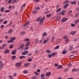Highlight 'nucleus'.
<instances>
[{
	"label": "nucleus",
	"instance_id": "nucleus-41",
	"mask_svg": "<svg viewBox=\"0 0 79 79\" xmlns=\"http://www.w3.org/2000/svg\"><path fill=\"white\" fill-rule=\"evenodd\" d=\"M63 38L64 39H67V36L66 35H64L63 37Z\"/></svg>",
	"mask_w": 79,
	"mask_h": 79
},
{
	"label": "nucleus",
	"instance_id": "nucleus-40",
	"mask_svg": "<svg viewBox=\"0 0 79 79\" xmlns=\"http://www.w3.org/2000/svg\"><path fill=\"white\" fill-rule=\"evenodd\" d=\"M72 66V64H71V63H70L69 64H68V67H71Z\"/></svg>",
	"mask_w": 79,
	"mask_h": 79
},
{
	"label": "nucleus",
	"instance_id": "nucleus-31",
	"mask_svg": "<svg viewBox=\"0 0 79 79\" xmlns=\"http://www.w3.org/2000/svg\"><path fill=\"white\" fill-rule=\"evenodd\" d=\"M61 8H59L57 10H56V13H58V12H59V11H61Z\"/></svg>",
	"mask_w": 79,
	"mask_h": 79
},
{
	"label": "nucleus",
	"instance_id": "nucleus-9",
	"mask_svg": "<svg viewBox=\"0 0 79 79\" xmlns=\"http://www.w3.org/2000/svg\"><path fill=\"white\" fill-rule=\"evenodd\" d=\"M51 75V73L50 72H48L46 73V76H49Z\"/></svg>",
	"mask_w": 79,
	"mask_h": 79
},
{
	"label": "nucleus",
	"instance_id": "nucleus-46",
	"mask_svg": "<svg viewBox=\"0 0 79 79\" xmlns=\"http://www.w3.org/2000/svg\"><path fill=\"white\" fill-rule=\"evenodd\" d=\"M56 19L57 21H59V20H60V16H58L57 17Z\"/></svg>",
	"mask_w": 79,
	"mask_h": 79
},
{
	"label": "nucleus",
	"instance_id": "nucleus-38",
	"mask_svg": "<svg viewBox=\"0 0 79 79\" xmlns=\"http://www.w3.org/2000/svg\"><path fill=\"white\" fill-rule=\"evenodd\" d=\"M58 48H59V46H57L55 47L54 49V50H56V49H58Z\"/></svg>",
	"mask_w": 79,
	"mask_h": 79
},
{
	"label": "nucleus",
	"instance_id": "nucleus-42",
	"mask_svg": "<svg viewBox=\"0 0 79 79\" xmlns=\"http://www.w3.org/2000/svg\"><path fill=\"white\" fill-rule=\"evenodd\" d=\"M77 71L76 69H73L72 70V71L73 72H75V71Z\"/></svg>",
	"mask_w": 79,
	"mask_h": 79
},
{
	"label": "nucleus",
	"instance_id": "nucleus-52",
	"mask_svg": "<svg viewBox=\"0 0 79 79\" xmlns=\"http://www.w3.org/2000/svg\"><path fill=\"white\" fill-rule=\"evenodd\" d=\"M12 30H10L8 31V32L9 34H10V33H11L12 32Z\"/></svg>",
	"mask_w": 79,
	"mask_h": 79
},
{
	"label": "nucleus",
	"instance_id": "nucleus-39",
	"mask_svg": "<svg viewBox=\"0 0 79 79\" xmlns=\"http://www.w3.org/2000/svg\"><path fill=\"white\" fill-rule=\"evenodd\" d=\"M27 71L25 70L23 71V73L24 74H27Z\"/></svg>",
	"mask_w": 79,
	"mask_h": 79
},
{
	"label": "nucleus",
	"instance_id": "nucleus-34",
	"mask_svg": "<svg viewBox=\"0 0 79 79\" xmlns=\"http://www.w3.org/2000/svg\"><path fill=\"white\" fill-rule=\"evenodd\" d=\"M74 57V56L73 55H71L70 56V58H73Z\"/></svg>",
	"mask_w": 79,
	"mask_h": 79
},
{
	"label": "nucleus",
	"instance_id": "nucleus-64",
	"mask_svg": "<svg viewBox=\"0 0 79 79\" xmlns=\"http://www.w3.org/2000/svg\"><path fill=\"white\" fill-rule=\"evenodd\" d=\"M36 79V77H35V76H34L31 78V79Z\"/></svg>",
	"mask_w": 79,
	"mask_h": 79
},
{
	"label": "nucleus",
	"instance_id": "nucleus-3",
	"mask_svg": "<svg viewBox=\"0 0 79 79\" xmlns=\"http://www.w3.org/2000/svg\"><path fill=\"white\" fill-rule=\"evenodd\" d=\"M68 6H69V3L65 4L63 6V8L66 9V8H68Z\"/></svg>",
	"mask_w": 79,
	"mask_h": 79
},
{
	"label": "nucleus",
	"instance_id": "nucleus-10",
	"mask_svg": "<svg viewBox=\"0 0 79 79\" xmlns=\"http://www.w3.org/2000/svg\"><path fill=\"white\" fill-rule=\"evenodd\" d=\"M63 66L61 65L58 66L57 67L58 69H63Z\"/></svg>",
	"mask_w": 79,
	"mask_h": 79
},
{
	"label": "nucleus",
	"instance_id": "nucleus-57",
	"mask_svg": "<svg viewBox=\"0 0 79 79\" xmlns=\"http://www.w3.org/2000/svg\"><path fill=\"white\" fill-rule=\"evenodd\" d=\"M32 61V59L31 58L28 59V61L30 62V61Z\"/></svg>",
	"mask_w": 79,
	"mask_h": 79
},
{
	"label": "nucleus",
	"instance_id": "nucleus-22",
	"mask_svg": "<svg viewBox=\"0 0 79 79\" xmlns=\"http://www.w3.org/2000/svg\"><path fill=\"white\" fill-rule=\"evenodd\" d=\"M6 45H7L6 43L4 44H3V45L2 46V48H5V47H6Z\"/></svg>",
	"mask_w": 79,
	"mask_h": 79
},
{
	"label": "nucleus",
	"instance_id": "nucleus-8",
	"mask_svg": "<svg viewBox=\"0 0 79 79\" xmlns=\"http://www.w3.org/2000/svg\"><path fill=\"white\" fill-rule=\"evenodd\" d=\"M31 44V42H27L26 43V44L25 45V47H28V46H29V45Z\"/></svg>",
	"mask_w": 79,
	"mask_h": 79
},
{
	"label": "nucleus",
	"instance_id": "nucleus-56",
	"mask_svg": "<svg viewBox=\"0 0 79 79\" xmlns=\"http://www.w3.org/2000/svg\"><path fill=\"white\" fill-rule=\"evenodd\" d=\"M74 42H77V38H75L73 40Z\"/></svg>",
	"mask_w": 79,
	"mask_h": 79
},
{
	"label": "nucleus",
	"instance_id": "nucleus-45",
	"mask_svg": "<svg viewBox=\"0 0 79 79\" xmlns=\"http://www.w3.org/2000/svg\"><path fill=\"white\" fill-rule=\"evenodd\" d=\"M68 68H67L65 69H64V72H67L68 71Z\"/></svg>",
	"mask_w": 79,
	"mask_h": 79
},
{
	"label": "nucleus",
	"instance_id": "nucleus-36",
	"mask_svg": "<svg viewBox=\"0 0 79 79\" xmlns=\"http://www.w3.org/2000/svg\"><path fill=\"white\" fill-rule=\"evenodd\" d=\"M51 55L53 56H55V53L53 52L51 54Z\"/></svg>",
	"mask_w": 79,
	"mask_h": 79
},
{
	"label": "nucleus",
	"instance_id": "nucleus-49",
	"mask_svg": "<svg viewBox=\"0 0 79 79\" xmlns=\"http://www.w3.org/2000/svg\"><path fill=\"white\" fill-rule=\"evenodd\" d=\"M41 77H45V74H42L41 76Z\"/></svg>",
	"mask_w": 79,
	"mask_h": 79
},
{
	"label": "nucleus",
	"instance_id": "nucleus-55",
	"mask_svg": "<svg viewBox=\"0 0 79 79\" xmlns=\"http://www.w3.org/2000/svg\"><path fill=\"white\" fill-rule=\"evenodd\" d=\"M13 24L12 23H10V24H9L8 25H7V26H11V24Z\"/></svg>",
	"mask_w": 79,
	"mask_h": 79
},
{
	"label": "nucleus",
	"instance_id": "nucleus-13",
	"mask_svg": "<svg viewBox=\"0 0 79 79\" xmlns=\"http://www.w3.org/2000/svg\"><path fill=\"white\" fill-rule=\"evenodd\" d=\"M70 3L71 4H72V5H76V1L72 2H70Z\"/></svg>",
	"mask_w": 79,
	"mask_h": 79
},
{
	"label": "nucleus",
	"instance_id": "nucleus-33",
	"mask_svg": "<svg viewBox=\"0 0 79 79\" xmlns=\"http://www.w3.org/2000/svg\"><path fill=\"white\" fill-rule=\"evenodd\" d=\"M79 19H77L75 21V24H76L77 23H79Z\"/></svg>",
	"mask_w": 79,
	"mask_h": 79
},
{
	"label": "nucleus",
	"instance_id": "nucleus-11",
	"mask_svg": "<svg viewBox=\"0 0 79 79\" xmlns=\"http://www.w3.org/2000/svg\"><path fill=\"white\" fill-rule=\"evenodd\" d=\"M23 40L24 41V42H29V41L30 40H29V38H26L24 39Z\"/></svg>",
	"mask_w": 79,
	"mask_h": 79
},
{
	"label": "nucleus",
	"instance_id": "nucleus-5",
	"mask_svg": "<svg viewBox=\"0 0 79 79\" xmlns=\"http://www.w3.org/2000/svg\"><path fill=\"white\" fill-rule=\"evenodd\" d=\"M67 20H68V19L66 18H64L61 21V23H64V22H66Z\"/></svg>",
	"mask_w": 79,
	"mask_h": 79
},
{
	"label": "nucleus",
	"instance_id": "nucleus-26",
	"mask_svg": "<svg viewBox=\"0 0 79 79\" xmlns=\"http://www.w3.org/2000/svg\"><path fill=\"white\" fill-rule=\"evenodd\" d=\"M40 19H41V17H38L37 20H36V21H37V22H38V21H39L40 20Z\"/></svg>",
	"mask_w": 79,
	"mask_h": 79
},
{
	"label": "nucleus",
	"instance_id": "nucleus-62",
	"mask_svg": "<svg viewBox=\"0 0 79 79\" xmlns=\"http://www.w3.org/2000/svg\"><path fill=\"white\" fill-rule=\"evenodd\" d=\"M3 19H0V23H2L3 21Z\"/></svg>",
	"mask_w": 79,
	"mask_h": 79
},
{
	"label": "nucleus",
	"instance_id": "nucleus-7",
	"mask_svg": "<svg viewBox=\"0 0 79 79\" xmlns=\"http://www.w3.org/2000/svg\"><path fill=\"white\" fill-rule=\"evenodd\" d=\"M21 65V63L18 62L16 64V65L18 67H19Z\"/></svg>",
	"mask_w": 79,
	"mask_h": 79
},
{
	"label": "nucleus",
	"instance_id": "nucleus-4",
	"mask_svg": "<svg viewBox=\"0 0 79 79\" xmlns=\"http://www.w3.org/2000/svg\"><path fill=\"white\" fill-rule=\"evenodd\" d=\"M66 12V11L64 10H63L61 12H59V15H61H61H62V16H63L64 15V14L65 13V12Z\"/></svg>",
	"mask_w": 79,
	"mask_h": 79
},
{
	"label": "nucleus",
	"instance_id": "nucleus-15",
	"mask_svg": "<svg viewBox=\"0 0 79 79\" xmlns=\"http://www.w3.org/2000/svg\"><path fill=\"white\" fill-rule=\"evenodd\" d=\"M47 33L46 32H44L42 35L43 37H45V36H47Z\"/></svg>",
	"mask_w": 79,
	"mask_h": 79
},
{
	"label": "nucleus",
	"instance_id": "nucleus-32",
	"mask_svg": "<svg viewBox=\"0 0 79 79\" xmlns=\"http://www.w3.org/2000/svg\"><path fill=\"white\" fill-rule=\"evenodd\" d=\"M16 57V56H12L11 58L12 60H15V59Z\"/></svg>",
	"mask_w": 79,
	"mask_h": 79
},
{
	"label": "nucleus",
	"instance_id": "nucleus-16",
	"mask_svg": "<svg viewBox=\"0 0 79 79\" xmlns=\"http://www.w3.org/2000/svg\"><path fill=\"white\" fill-rule=\"evenodd\" d=\"M16 50H14L11 52V54L12 55H15L16 54Z\"/></svg>",
	"mask_w": 79,
	"mask_h": 79
},
{
	"label": "nucleus",
	"instance_id": "nucleus-21",
	"mask_svg": "<svg viewBox=\"0 0 79 79\" xmlns=\"http://www.w3.org/2000/svg\"><path fill=\"white\" fill-rule=\"evenodd\" d=\"M25 56H20L19 57V59H24Z\"/></svg>",
	"mask_w": 79,
	"mask_h": 79
},
{
	"label": "nucleus",
	"instance_id": "nucleus-18",
	"mask_svg": "<svg viewBox=\"0 0 79 79\" xmlns=\"http://www.w3.org/2000/svg\"><path fill=\"white\" fill-rule=\"evenodd\" d=\"M29 65H30V63H26L24 64V66H25V67H27V66H28Z\"/></svg>",
	"mask_w": 79,
	"mask_h": 79
},
{
	"label": "nucleus",
	"instance_id": "nucleus-51",
	"mask_svg": "<svg viewBox=\"0 0 79 79\" xmlns=\"http://www.w3.org/2000/svg\"><path fill=\"white\" fill-rule=\"evenodd\" d=\"M30 30L31 31H33L34 30V28H33V27H32V26H31L30 28Z\"/></svg>",
	"mask_w": 79,
	"mask_h": 79
},
{
	"label": "nucleus",
	"instance_id": "nucleus-12",
	"mask_svg": "<svg viewBox=\"0 0 79 79\" xmlns=\"http://www.w3.org/2000/svg\"><path fill=\"white\" fill-rule=\"evenodd\" d=\"M10 39L12 41H13V42H14V40H16V37H13V38H10Z\"/></svg>",
	"mask_w": 79,
	"mask_h": 79
},
{
	"label": "nucleus",
	"instance_id": "nucleus-53",
	"mask_svg": "<svg viewBox=\"0 0 79 79\" xmlns=\"http://www.w3.org/2000/svg\"><path fill=\"white\" fill-rule=\"evenodd\" d=\"M71 26L72 27H74L76 26V24L72 23L71 24Z\"/></svg>",
	"mask_w": 79,
	"mask_h": 79
},
{
	"label": "nucleus",
	"instance_id": "nucleus-44",
	"mask_svg": "<svg viewBox=\"0 0 79 79\" xmlns=\"http://www.w3.org/2000/svg\"><path fill=\"white\" fill-rule=\"evenodd\" d=\"M35 10H40V7H36L35 8Z\"/></svg>",
	"mask_w": 79,
	"mask_h": 79
},
{
	"label": "nucleus",
	"instance_id": "nucleus-58",
	"mask_svg": "<svg viewBox=\"0 0 79 79\" xmlns=\"http://www.w3.org/2000/svg\"><path fill=\"white\" fill-rule=\"evenodd\" d=\"M72 12V10H70L68 11V13L69 14H70V13H71V12Z\"/></svg>",
	"mask_w": 79,
	"mask_h": 79
},
{
	"label": "nucleus",
	"instance_id": "nucleus-54",
	"mask_svg": "<svg viewBox=\"0 0 79 79\" xmlns=\"http://www.w3.org/2000/svg\"><path fill=\"white\" fill-rule=\"evenodd\" d=\"M65 41L66 42H69V40L68 38H67L65 40Z\"/></svg>",
	"mask_w": 79,
	"mask_h": 79
},
{
	"label": "nucleus",
	"instance_id": "nucleus-2",
	"mask_svg": "<svg viewBox=\"0 0 79 79\" xmlns=\"http://www.w3.org/2000/svg\"><path fill=\"white\" fill-rule=\"evenodd\" d=\"M29 52L28 51H25L22 52V54L23 55H26L28 54Z\"/></svg>",
	"mask_w": 79,
	"mask_h": 79
},
{
	"label": "nucleus",
	"instance_id": "nucleus-23",
	"mask_svg": "<svg viewBox=\"0 0 79 79\" xmlns=\"http://www.w3.org/2000/svg\"><path fill=\"white\" fill-rule=\"evenodd\" d=\"M51 16H52V15L51 14H48L46 15L47 18H50L51 17Z\"/></svg>",
	"mask_w": 79,
	"mask_h": 79
},
{
	"label": "nucleus",
	"instance_id": "nucleus-37",
	"mask_svg": "<svg viewBox=\"0 0 79 79\" xmlns=\"http://www.w3.org/2000/svg\"><path fill=\"white\" fill-rule=\"evenodd\" d=\"M10 11V10H6L4 11V12L6 13H9Z\"/></svg>",
	"mask_w": 79,
	"mask_h": 79
},
{
	"label": "nucleus",
	"instance_id": "nucleus-30",
	"mask_svg": "<svg viewBox=\"0 0 79 79\" xmlns=\"http://www.w3.org/2000/svg\"><path fill=\"white\" fill-rule=\"evenodd\" d=\"M46 52L47 53H50V52H51V51L50 50H46Z\"/></svg>",
	"mask_w": 79,
	"mask_h": 79
},
{
	"label": "nucleus",
	"instance_id": "nucleus-47",
	"mask_svg": "<svg viewBox=\"0 0 79 79\" xmlns=\"http://www.w3.org/2000/svg\"><path fill=\"white\" fill-rule=\"evenodd\" d=\"M34 73H35V74L36 75H37L38 76V75H39V73H38L36 72H34Z\"/></svg>",
	"mask_w": 79,
	"mask_h": 79
},
{
	"label": "nucleus",
	"instance_id": "nucleus-14",
	"mask_svg": "<svg viewBox=\"0 0 79 79\" xmlns=\"http://www.w3.org/2000/svg\"><path fill=\"white\" fill-rule=\"evenodd\" d=\"M38 42H39V39H38L37 38H36L35 39V42L34 44H37Z\"/></svg>",
	"mask_w": 79,
	"mask_h": 79
},
{
	"label": "nucleus",
	"instance_id": "nucleus-35",
	"mask_svg": "<svg viewBox=\"0 0 79 79\" xmlns=\"http://www.w3.org/2000/svg\"><path fill=\"white\" fill-rule=\"evenodd\" d=\"M24 34H25V32H24V31H23L21 33V35H24Z\"/></svg>",
	"mask_w": 79,
	"mask_h": 79
},
{
	"label": "nucleus",
	"instance_id": "nucleus-61",
	"mask_svg": "<svg viewBox=\"0 0 79 79\" xmlns=\"http://www.w3.org/2000/svg\"><path fill=\"white\" fill-rule=\"evenodd\" d=\"M9 77L10 78V79H13V77H12V76H11V75H10L9 76Z\"/></svg>",
	"mask_w": 79,
	"mask_h": 79
},
{
	"label": "nucleus",
	"instance_id": "nucleus-25",
	"mask_svg": "<svg viewBox=\"0 0 79 79\" xmlns=\"http://www.w3.org/2000/svg\"><path fill=\"white\" fill-rule=\"evenodd\" d=\"M67 53V51H66L64 50L62 52V54L63 55H64Z\"/></svg>",
	"mask_w": 79,
	"mask_h": 79
},
{
	"label": "nucleus",
	"instance_id": "nucleus-63",
	"mask_svg": "<svg viewBox=\"0 0 79 79\" xmlns=\"http://www.w3.org/2000/svg\"><path fill=\"white\" fill-rule=\"evenodd\" d=\"M2 65H3V64L2 62H0V66H2Z\"/></svg>",
	"mask_w": 79,
	"mask_h": 79
},
{
	"label": "nucleus",
	"instance_id": "nucleus-1",
	"mask_svg": "<svg viewBox=\"0 0 79 79\" xmlns=\"http://www.w3.org/2000/svg\"><path fill=\"white\" fill-rule=\"evenodd\" d=\"M45 17H43L41 19L40 21L39 22V23L40 25H42L43 24V22L45 19Z\"/></svg>",
	"mask_w": 79,
	"mask_h": 79
},
{
	"label": "nucleus",
	"instance_id": "nucleus-59",
	"mask_svg": "<svg viewBox=\"0 0 79 79\" xmlns=\"http://www.w3.org/2000/svg\"><path fill=\"white\" fill-rule=\"evenodd\" d=\"M58 8H59V5L57 4L56 6V9H58Z\"/></svg>",
	"mask_w": 79,
	"mask_h": 79
},
{
	"label": "nucleus",
	"instance_id": "nucleus-29",
	"mask_svg": "<svg viewBox=\"0 0 79 79\" xmlns=\"http://www.w3.org/2000/svg\"><path fill=\"white\" fill-rule=\"evenodd\" d=\"M5 9L4 7H2L1 8V11H2V12H3V11H4V10Z\"/></svg>",
	"mask_w": 79,
	"mask_h": 79
},
{
	"label": "nucleus",
	"instance_id": "nucleus-43",
	"mask_svg": "<svg viewBox=\"0 0 79 79\" xmlns=\"http://www.w3.org/2000/svg\"><path fill=\"white\" fill-rule=\"evenodd\" d=\"M24 47V44H22L20 46V47L22 49H23V47Z\"/></svg>",
	"mask_w": 79,
	"mask_h": 79
},
{
	"label": "nucleus",
	"instance_id": "nucleus-17",
	"mask_svg": "<svg viewBox=\"0 0 79 79\" xmlns=\"http://www.w3.org/2000/svg\"><path fill=\"white\" fill-rule=\"evenodd\" d=\"M76 33V31H72L71 32V34L72 35H75V34Z\"/></svg>",
	"mask_w": 79,
	"mask_h": 79
},
{
	"label": "nucleus",
	"instance_id": "nucleus-6",
	"mask_svg": "<svg viewBox=\"0 0 79 79\" xmlns=\"http://www.w3.org/2000/svg\"><path fill=\"white\" fill-rule=\"evenodd\" d=\"M4 54H7V53H10V51L8 49H6L4 52Z\"/></svg>",
	"mask_w": 79,
	"mask_h": 79
},
{
	"label": "nucleus",
	"instance_id": "nucleus-20",
	"mask_svg": "<svg viewBox=\"0 0 79 79\" xmlns=\"http://www.w3.org/2000/svg\"><path fill=\"white\" fill-rule=\"evenodd\" d=\"M7 42L8 44H10V43H13V41L11 40H10L7 41Z\"/></svg>",
	"mask_w": 79,
	"mask_h": 79
},
{
	"label": "nucleus",
	"instance_id": "nucleus-28",
	"mask_svg": "<svg viewBox=\"0 0 79 79\" xmlns=\"http://www.w3.org/2000/svg\"><path fill=\"white\" fill-rule=\"evenodd\" d=\"M47 42V40H45L44 41H43V43L44 44H46Z\"/></svg>",
	"mask_w": 79,
	"mask_h": 79
},
{
	"label": "nucleus",
	"instance_id": "nucleus-19",
	"mask_svg": "<svg viewBox=\"0 0 79 79\" xmlns=\"http://www.w3.org/2000/svg\"><path fill=\"white\" fill-rule=\"evenodd\" d=\"M29 21H28L27 22V23L25 24H24V25H23V26L24 27H25V26H27V25L29 24Z\"/></svg>",
	"mask_w": 79,
	"mask_h": 79
},
{
	"label": "nucleus",
	"instance_id": "nucleus-24",
	"mask_svg": "<svg viewBox=\"0 0 79 79\" xmlns=\"http://www.w3.org/2000/svg\"><path fill=\"white\" fill-rule=\"evenodd\" d=\"M73 46H70L69 47V50L70 51H71V50H73Z\"/></svg>",
	"mask_w": 79,
	"mask_h": 79
},
{
	"label": "nucleus",
	"instance_id": "nucleus-60",
	"mask_svg": "<svg viewBox=\"0 0 79 79\" xmlns=\"http://www.w3.org/2000/svg\"><path fill=\"white\" fill-rule=\"evenodd\" d=\"M52 56L51 54L49 55L48 56V57H49V58H52Z\"/></svg>",
	"mask_w": 79,
	"mask_h": 79
},
{
	"label": "nucleus",
	"instance_id": "nucleus-27",
	"mask_svg": "<svg viewBox=\"0 0 79 79\" xmlns=\"http://www.w3.org/2000/svg\"><path fill=\"white\" fill-rule=\"evenodd\" d=\"M54 39H55V36H53L51 38V41L52 42H53V40H54Z\"/></svg>",
	"mask_w": 79,
	"mask_h": 79
},
{
	"label": "nucleus",
	"instance_id": "nucleus-48",
	"mask_svg": "<svg viewBox=\"0 0 79 79\" xmlns=\"http://www.w3.org/2000/svg\"><path fill=\"white\" fill-rule=\"evenodd\" d=\"M37 11H36L35 10H34L32 12V13H33V14H34V13H37Z\"/></svg>",
	"mask_w": 79,
	"mask_h": 79
},
{
	"label": "nucleus",
	"instance_id": "nucleus-50",
	"mask_svg": "<svg viewBox=\"0 0 79 79\" xmlns=\"http://www.w3.org/2000/svg\"><path fill=\"white\" fill-rule=\"evenodd\" d=\"M8 23V21H7V20H6V21H5L4 22L3 24H6V23Z\"/></svg>",
	"mask_w": 79,
	"mask_h": 79
}]
</instances>
